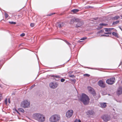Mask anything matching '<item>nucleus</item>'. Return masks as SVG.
<instances>
[{
  "label": "nucleus",
  "mask_w": 122,
  "mask_h": 122,
  "mask_svg": "<svg viewBox=\"0 0 122 122\" xmlns=\"http://www.w3.org/2000/svg\"><path fill=\"white\" fill-rule=\"evenodd\" d=\"M30 26L32 27H34L35 25V24L33 23H31L30 24Z\"/></svg>",
  "instance_id": "c85d7f7f"
},
{
  "label": "nucleus",
  "mask_w": 122,
  "mask_h": 122,
  "mask_svg": "<svg viewBox=\"0 0 122 122\" xmlns=\"http://www.w3.org/2000/svg\"><path fill=\"white\" fill-rule=\"evenodd\" d=\"M19 110L20 112H24V110L22 108H20L19 109Z\"/></svg>",
  "instance_id": "4be33fe9"
},
{
  "label": "nucleus",
  "mask_w": 122,
  "mask_h": 122,
  "mask_svg": "<svg viewBox=\"0 0 122 122\" xmlns=\"http://www.w3.org/2000/svg\"><path fill=\"white\" fill-rule=\"evenodd\" d=\"M115 81V79L114 77L111 78L107 80L106 82L108 84L112 85L114 83Z\"/></svg>",
  "instance_id": "39448f33"
},
{
  "label": "nucleus",
  "mask_w": 122,
  "mask_h": 122,
  "mask_svg": "<svg viewBox=\"0 0 122 122\" xmlns=\"http://www.w3.org/2000/svg\"><path fill=\"white\" fill-rule=\"evenodd\" d=\"M52 77H54L55 80H58L60 77L59 76H55L54 75H52Z\"/></svg>",
  "instance_id": "f3484780"
},
{
  "label": "nucleus",
  "mask_w": 122,
  "mask_h": 122,
  "mask_svg": "<svg viewBox=\"0 0 122 122\" xmlns=\"http://www.w3.org/2000/svg\"><path fill=\"white\" fill-rule=\"evenodd\" d=\"M104 31V30H100L99 31L98 33L99 34L100 33H101L103 32Z\"/></svg>",
  "instance_id": "bb28decb"
},
{
  "label": "nucleus",
  "mask_w": 122,
  "mask_h": 122,
  "mask_svg": "<svg viewBox=\"0 0 122 122\" xmlns=\"http://www.w3.org/2000/svg\"><path fill=\"white\" fill-rule=\"evenodd\" d=\"M98 85L100 87L104 88L105 87V83L102 81H99L98 82Z\"/></svg>",
  "instance_id": "9d476101"
},
{
  "label": "nucleus",
  "mask_w": 122,
  "mask_h": 122,
  "mask_svg": "<svg viewBox=\"0 0 122 122\" xmlns=\"http://www.w3.org/2000/svg\"><path fill=\"white\" fill-rule=\"evenodd\" d=\"M121 29L122 30V29Z\"/></svg>",
  "instance_id": "09e8293b"
},
{
  "label": "nucleus",
  "mask_w": 122,
  "mask_h": 122,
  "mask_svg": "<svg viewBox=\"0 0 122 122\" xmlns=\"http://www.w3.org/2000/svg\"><path fill=\"white\" fill-rule=\"evenodd\" d=\"M83 24V22L82 21H80L77 23L76 26V27L77 28L80 27Z\"/></svg>",
  "instance_id": "9b49d317"
},
{
  "label": "nucleus",
  "mask_w": 122,
  "mask_h": 122,
  "mask_svg": "<svg viewBox=\"0 0 122 122\" xmlns=\"http://www.w3.org/2000/svg\"><path fill=\"white\" fill-rule=\"evenodd\" d=\"M112 34L115 37H118V34L117 33L115 32H113L112 33Z\"/></svg>",
  "instance_id": "a211bd4d"
},
{
  "label": "nucleus",
  "mask_w": 122,
  "mask_h": 122,
  "mask_svg": "<svg viewBox=\"0 0 122 122\" xmlns=\"http://www.w3.org/2000/svg\"><path fill=\"white\" fill-rule=\"evenodd\" d=\"M99 25L100 26H106L107 25L106 24H104L103 23H102L100 24H99Z\"/></svg>",
  "instance_id": "a878e982"
},
{
  "label": "nucleus",
  "mask_w": 122,
  "mask_h": 122,
  "mask_svg": "<svg viewBox=\"0 0 122 122\" xmlns=\"http://www.w3.org/2000/svg\"><path fill=\"white\" fill-rule=\"evenodd\" d=\"M25 36V34L24 33H23L20 34V36Z\"/></svg>",
  "instance_id": "72a5a7b5"
},
{
  "label": "nucleus",
  "mask_w": 122,
  "mask_h": 122,
  "mask_svg": "<svg viewBox=\"0 0 122 122\" xmlns=\"http://www.w3.org/2000/svg\"><path fill=\"white\" fill-rule=\"evenodd\" d=\"M74 18H73V19L71 20L70 22V24H73L74 22Z\"/></svg>",
  "instance_id": "b1692460"
},
{
  "label": "nucleus",
  "mask_w": 122,
  "mask_h": 122,
  "mask_svg": "<svg viewBox=\"0 0 122 122\" xmlns=\"http://www.w3.org/2000/svg\"><path fill=\"white\" fill-rule=\"evenodd\" d=\"M55 14V13H51L50 14H47V16H51L53 15L54 14Z\"/></svg>",
  "instance_id": "5701e85b"
},
{
  "label": "nucleus",
  "mask_w": 122,
  "mask_h": 122,
  "mask_svg": "<svg viewBox=\"0 0 122 122\" xmlns=\"http://www.w3.org/2000/svg\"><path fill=\"white\" fill-rule=\"evenodd\" d=\"M8 102H9V103H10V99H8Z\"/></svg>",
  "instance_id": "58836bf2"
},
{
  "label": "nucleus",
  "mask_w": 122,
  "mask_h": 122,
  "mask_svg": "<svg viewBox=\"0 0 122 122\" xmlns=\"http://www.w3.org/2000/svg\"><path fill=\"white\" fill-rule=\"evenodd\" d=\"M87 114L88 115H93L94 114V112L92 110L88 111L87 112Z\"/></svg>",
  "instance_id": "4468645a"
},
{
  "label": "nucleus",
  "mask_w": 122,
  "mask_h": 122,
  "mask_svg": "<svg viewBox=\"0 0 122 122\" xmlns=\"http://www.w3.org/2000/svg\"><path fill=\"white\" fill-rule=\"evenodd\" d=\"M34 119L39 122H43L45 119L44 116L41 114L39 113H35L33 115Z\"/></svg>",
  "instance_id": "f257e3e1"
},
{
  "label": "nucleus",
  "mask_w": 122,
  "mask_h": 122,
  "mask_svg": "<svg viewBox=\"0 0 122 122\" xmlns=\"http://www.w3.org/2000/svg\"><path fill=\"white\" fill-rule=\"evenodd\" d=\"M74 19L75 21L77 22V23L80 21V20L78 18H74Z\"/></svg>",
  "instance_id": "aec40b11"
},
{
  "label": "nucleus",
  "mask_w": 122,
  "mask_h": 122,
  "mask_svg": "<svg viewBox=\"0 0 122 122\" xmlns=\"http://www.w3.org/2000/svg\"><path fill=\"white\" fill-rule=\"evenodd\" d=\"M16 111V112H17V113H18V111Z\"/></svg>",
  "instance_id": "49530a36"
},
{
  "label": "nucleus",
  "mask_w": 122,
  "mask_h": 122,
  "mask_svg": "<svg viewBox=\"0 0 122 122\" xmlns=\"http://www.w3.org/2000/svg\"><path fill=\"white\" fill-rule=\"evenodd\" d=\"M119 22V20L117 21H116L112 23L113 25H115L118 23Z\"/></svg>",
  "instance_id": "412c9836"
},
{
  "label": "nucleus",
  "mask_w": 122,
  "mask_h": 122,
  "mask_svg": "<svg viewBox=\"0 0 122 122\" xmlns=\"http://www.w3.org/2000/svg\"><path fill=\"white\" fill-rule=\"evenodd\" d=\"M120 16L121 17H122L121 18H122V15H121Z\"/></svg>",
  "instance_id": "a18cd8bd"
},
{
  "label": "nucleus",
  "mask_w": 122,
  "mask_h": 122,
  "mask_svg": "<svg viewBox=\"0 0 122 122\" xmlns=\"http://www.w3.org/2000/svg\"><path fill=\"white\" fill-rule=\"evenodd\" d=\"M65 79H64L62 78L61 80V81L62 82H63L65 81Z\"/></svg>",
  "instance_id": "c9c22d12"
},
{
  "label": "nucleus",
  "mask_w": 122,
  "mask_h": 122,
  "mask_svg": "<svg viewBox=\"0 0 122 122\" xmlns=\"http://www.w3.org/2000/svg\"><path fill=\"white\" fill-rule=\"evenodd\" d=\"M120 18V17L119 16L117 15L116 16L113 18V19L114 20H117L118 19H119Z\"/></svg>",
  "instance_id": "6ab92c4d"
},
{
  "label": "nucleus",
  "mask_w": 122,
  "mask_h": 122,
  "mask_svg": "<svg viewBox=\"0 0 122 122\" xmlns=\"http://www.w3.org/2000/svg\"><path fill=\"white\" fill-rule=\"evenodd\" d=\"M72 76H73V75H71L70 76V77H72Z\"/></svg>",
  "instance_id": "a19ab883"
},
{
  "label": "nucleus",
  "mask_w": 122,
  "mask_h": 122,
  "mask_svg": "<svg viewBox=\"0 0 122 122\" xmlns=\"http://www.w3.org/2000/svg\"><path fill=\"white\" fill-rule=\"evenodd\" d=\"M106 36L105 35H102V36Z\"/></svg>",
  "instance_id": "37998d69"
},
{
  "label": "nucleus",
  "mask_w": 122,
  "mask_h": 122,
  "mask_svg": "<svg viewBox=\"0 0 122 122\" xmlns=\"http://www.w3.org/2000/svg\"><path fill=\"white\" fill-rule=\"evenodd\" d=\"M7 98L6 99L5 101V103L6 104H7Z\"/></svg>",
  "instance_id": "7c9ffc66"
},
{
  "label": "nucleus",
  "mask_w": 122,
  "mask_h": 122,
  "mask_svg": "<svg viewBox=\"0 0 122 122\" xmlns=\"http://www.w3.org/2000/svg\"><path fill=\"white\" fill-rule=\"evenodd\" d=\"M106 104V103H101L100 104V106L102 108L105 107L107 106Z\"/></svg>",
  "instance_id": "dca6fc26"
},
{
  "label": "nucleus",
  "mask_w": 122,
  "mask_h": 122,
  "mask_svg": "<svg viewBox=\"0 0 122 122\" xmlns=\"http://www.w3.org/2000/svg\"><path fill=\"white\" fill-rule=\"evenodd\" d=\"M79 11V10L77 9H74L71 10V12L72 14H75L78 12Z\"/></svg>",
  "instance_id": "2eb2a0df"
},
{
  "label": "nucleus",
  "mask_w": 122,
  "mask_h": 122,
  "mask_svg": "<svg viewBox=\"0 0 122 122\" xmlns=\"http://www.w3.org/2000/svg\"><path fill=\"white\" fill-rule=\"evenodd\" d=\"M111 33H104L105 34H111Z\"/></svg>",
  "instance_id": "4c0bfd02"
},
{
  "label": "nucleus",
  "mask_w": 122,
  "mask_h": 122,
  "mask_svg": "<svg viewBox=\"0 0 122 122\" xmlns=\"http://www.w3.org/2000/svg\"><path fill=\"white\" fill-rule=\"evenodd\" d=\"M56 26L57 27H59L61 28L63 25V23L61 22H58L56 23Z\"/></svg>",
  "instance_id": "ddd939ff"
},
{
  "label": "nucleus",
  "mask_w": 122,
  "mask_h": 122,
  "mask_svg": "<svg viewBox=\"0 0 122 122\" xmlns=\"http://www.w3.org/2000/svg\"><path fill=\"white\" fill-rule=\"evenodd\" d=\"M73 113V111L72 110H68L66 113V116L68 118H69L72 116Z\"/></svg>",
  "instance_id": "423d86ee"
},
{
  "label": "nucleus",
  "mask_w": 122,
  "mask_h": 122,
  "mask_svg": "<svg viewBox=\"0 0 122 122\" xmlns=\"http://www.w3.org/2000/svg\"><path fill=\"white\" fill-rule=\"evenodd\" d=\"M102 28V27H101L100 28V29H101V28Z\"/></svg>",
  "instance_id": "de8ad7c7"
},
{
  "label": "nucleus",
  "mask_w": 122,
  "mask_h": 122,
  "mask_svg": "<svg viewBox=\"0 0 122 122\" xmlns=\"http://www.w3.org/2000/svg\"><path fill=\"white\" fill-rule=\"evenodd\" d=\"M88 89L89 92L90 93L93 95V96L95 95L96 92L91 87H88Z\"/></svg>",
  "instance_id": "6e6552de"
},
{
  "label": "nucleus",
  "mask_w": 122,
  "mask_h": 122,
  "mask_svg": "<svg viewBox=\"0 0 122 122\" xmlns=\"http://www.w3.org/2000/svg\"><path fill=\"white\" fill-rule=\"evenodd\" d=\"M80 100L83 102L84 104L86 105L89 102V99L88 97L84 93L82 94Z\"/></svg>",
  "instance_id": "f03ea898"
},
{
  "label": "nucleus",
  "mask_w": 122,
  "mask_h": 122,
  "mask_svg": "<svg viewBox=\"0 0 122 122\" xmlns=\"http://www.w3.org/2000/svg\"><path fill=\"white\" fill-rule=\"evenodd\" d=\"M30 103L28 101L26 100H24L21 103V107L24 108H26L30 106Z\"/></svg>",
  "instance_id": "20e7f679"
},
{
  "label": "nucleus",
  "mask_w": 122,
  "mask_h": 122,
  "mask_svg": "<svg viewBox=\"0 0 122 122\" xmlns=\"http://www.w3.org/2000/svg\"><path fill=\"white\" fill-rule=\"evenodd\" d=\"M88 7H89V8H93V7H92V6H88Z\"/></svg>",
  "instance_id": "ea45409f"
},
{
  "label": "nucleus",
  "mask_w": 122,
  "mask_h": 122,
  "mask_svg": "<svg viewBox=\"0 0 122 122\" xmlns=\"http://www.w3.org/2000/svg\"><path fill=\"white\" fill-rule=\"evenodd\" d=\"M78 121L79 122H81V121L80 119H79Z\"/></svg>",
  "instance_id": "79ce46f5"
},
{
  "label": "nucleus",
  "mask_w": 122,
  "mask_h": 122,
  "mask_svg": "<svg viewBox=\"0 0 122 122\" xmlns=\"http://www.w3.org/2000/svg\"><path fill=\"white\" fill-rule=\"evenodd\" d=\"M87 38L86 37H83L81 39V40H85Z\"/></svg>",
  "instance_id": "c756f323"
},
{
  "label": "nucleus",
  "mask_w": 122,
  "mask_h": 122,
  "mask_svg": "<svg viewBox=\"0 0 122 122\" xmlns=\"http://www.w3.org/2000/svg\"><path fill=\"white\" fill-rule=\"evenodd\" d=\"M60 116L56 114L51 116L49 118V120L51 122H56L60 120Z\"/></svg>",
  "instance_id": "7ed1b4c3"
},
{
  "label": "nucleus",
  "mask_w": 122,
  "mask_h": 122,
  "mask_svg": "<svg viewBox=\"0 0 122 122\" xmlns=\"http://www.w3.org/2000/svg\"><path fill=\"white\" fill-rule=\"evenodd\" d=\"M102 118L104 121L105 122H107L110 119V116L107 115L103 116L102 117Z\"/></svg>",
  "instance_id": "0eeeda50"
},
{
  "label": "nucleus",
  "mask_w": 122,
  "mask_h": 122,
  "mask_svg": "<svg viewBox=\"0 0 122 122\" xmlns=\"http://www.w3.org/2000/svg\"><path fill=\"white\" fill-rule=\"evenodd\" d=\"M58 86V85L56 83H51L49 84V86L51 88L54 89L56 88Z\"/></svg>",
  "instance_id": "1a4fd4ad"
},
{
  "label": "nucleus",
  "mask_w": 122,
  "mask_h": 122,
  "mask_svg": "<svg viewBox=\"0 0 122 122\" xmlns=\"http://www.w3.org/2000/svg\"><path fill=\"white\" fill-rule=\"evenodd\" d=\"M35 85H33V86H32L31 87H33Z\"/></svg>",
  "instance_id": "c03bdc74"
},
{
  "label": "nucleus",
  "mask_w": 122,
  "mask_h": 122,
  "mask_svg": "<svg viewBox=\"0 0 122 122\" xmlns=\"http://www.w3.org/2000/svg\"><path fill=\"white\" fill-rule=\"evenodd\" d=\"M78 122V120H77V119H76L75 120V121L74 122Z\"/></svg>",
  "instance_id": "e433bc0d"
},
{
  "label": "nucleus",
  "mask_w": 122,
  "mask_h": 122,
  "mask_svg": "<svg viewBox=\"0 0 122 122\" xmlns=\"http://www.w3.org/2000/svg\"><path fill=\"white\" fill-rule=\"evenodd\" d=\"M84 76H90V75L88 74H85L84 75Z\"/></svg>",
  "instance_id": "2f4dec72"
},
{
  "label": "nucleus",
  "mask_w": 122,
  "mask_h": 122,
  "mask_svg": "<svg viewBox=\"0 0 122 122\" xmlns=\"http://www.w3.org/2000/svg\"><path fill=\"white\" fill-rule=\"evenodd\" d=\"M9 23L11 24H16V23L15 22H13V21H9Z\"/></svg>",
  "instance_id": "393cba45"
},
{
  "label": "nucleus",
  "mask_w": 122,
  "mask_h": 122,
  "mask_svg": "<svg viewBox=\"0 0 122 122\" xmlns=\"http://www.w3.org/2000/svg\"><path fill=\"white\" fill-rule=\"evenodd\" d=\"M105 31H109V29H108V28H105Z\"/></svg>",
  "instance_id": "f704fd0d"
},
{
  "label": "nucleus",
  "mask_w": 122,
  "mask_h": 122,
  "mask_svg": "<svg viewBox=\"0 0 122 122\" xmlns=\"http://www.w3.org/2000/svg\"><path fill=\"white\" fill-rule=\"evenodd\" d=\"M2 98L3 97L2 95H0V101L1 100Z\"/></svg>",
  "instance_id": "473e14b6"
},
{
  "label": "nucleus",
  "mask_w": 122,
  "mask_h": 122,
  "mask_svg": "<svg viewBox=\"0 0 122 122\" xmlns=\"http://www.w3.org/2000/svg\"><path fill=\"white\" fill-rule=\"evenodd\" d=\"M122 93V88L121 87H119L118 88L117 94L118 95H120Z\"/></svg>",
  "instance_id": "f8f14e48"
},
{
  "label": "nucleus",
  "mask_w": 122,
  "mask_h": 122,
  "mask_svg": "<svg viewBox=\"0 0 122 122\" xmlns=\"http://www.w3.org/2000/svg\"><path fill=\"white\" fill-rule=\"evenodd\" d=\"M8 16H9L8 15L7 13H5V18H7L8 17Z\"/></svg>",
  "instance_id": "cd10ccee"
}]
</instances>
